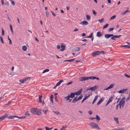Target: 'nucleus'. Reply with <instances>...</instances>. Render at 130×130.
<instances>
[{"mask_svg":"<svg viewBox=\"0 0 130 130\" xmlns=\"http://www.w3.org/2000/svg\"><path fill=\"white\" fill-rule=\"evenodd\" d=\"M49 71V70L48 69H46L44 70V71L42 73H45V72H47Z\"/></svg>","mask_w":130,"mask_h":130,"instance_id":"e433bc0d","label":"nucleus"},{"mask_svg":"<svg viewBox=\"0 0 130 130\" xmlns=\"http://www.w3.org/2000/svg\"><path fill=\"white\" fill-rule=\"evenodd\" d=\"M88 112L90 115H91L92 113V111L91 110L89 111H88Z\"/></svg>","mask_w":130,"mask_h":130,"instance_id":"680f3d73","label":"nucleus"},{"mask_svg":"<svg viewBox=\"0 0 130 130\" xmlns=\"http://www.w3.org/2000/svg\"><path fill=\"white\" fill-rule=\"evenodd\" d=\"M98 96H97V95H96L95 96V97L94 98V99L92 102V104H93L95 102V101H96V100L98 98Z\"/></svg>","mask_w":130,"mask_h":130,"instance_id":"6ab92c4d","label":"nucleus"},{"mask_svg":"<svg viewBox=\"0 0 130 130\" xmlns=\"http://www.w3.org/2000/svg\"><path fill=\"white\" fill-rule=\"evenodd\" d=\"M104 99V98L103 97L101 98L97 103V105H99L103 101Z\"/></svg>","mask_w":130,"mask_h":130,"instance_id":"1a4fd4ad","label":"nucleus"},{"mask_svg":"<svg viewBox=\"0 0 130 130\" xmlns=\"http://www.w3.org/2000/svg\"><path fill=\"white\" fill-rule=\"evenodd\" d=\"M42 95H39V101L40 103L41 102V99L42 97Z\"/></svg>","mask_w":130,"mask_h":130,"instance_id":"c9c22d12","label":"nucleus"},{"mask_svg":"<svg viewBox=\"0 0 130 130\" xmlns=\"http://www.w3.org/2000/svg\"><path fill=\"white\" fill-rule=\"evenodd\" d=\"M125 103V101H122V100H121L119 102V104L122 105V104H124Z\"/></svg>","mask_w":130,"mask_h":130,"instance_id":"5701e85b","label":"nucleus"},{"mask_svg":"<svg viewBox=\"0 0 130 130\" xmlns=\"http://www.w3.org/2000/svg\"><path fill=\"white\" fill-rule=\"evenodd\" d=\"M86 19L87 20H89L90 19V15H86Z\"/></svg>","mask_w":130,"mask_h":130,"instance_id":"f704fd0d","label":"nucleus"},{"mask_svg":"<svg viewBox=\"0 0 130 130\" xmlns=\"http://www.w3.org/2000/svg\"><path fill=\"white\" fill-rule=\"evenodd\" d=\"M75 94L74 93L72 92L69 96L70 97V98H73L75 97Z\"/></svg>","mask_w":130,"mask_h":130,"instance_id":"2eb2a0df","label":"nucleus"},{"mask_svg":"<svg viewBox=\"0 0 130 130\" xmlns=\"http://www.w3.org/2000/svg\"><path fill=\"white\" fill-rule=\"evenodd\" d=\"M116 15H113L111 17V18L109 20H111L114 19H115L116 18Z\"/></svg>","mask_w":130,"mask_h":130,"instance_id":"37998d69","label":"nucleus"},{"mask_svg":"<svg viewBox=\"0 0 130 130\" xmlns=\"http://www.w3.org/2000/svg\"><path fill=\"white\" fill-rule=\"evenodd\" d=\"M27 48V46H23L22 47V49L23 51H25L26 50Z\"/></svg>","mask_w":130,"mask_h":130,"instance_id":"4be33fe9","label":"nucleus"},{"mask_svg":"<svg viewBox=\"0 0 130 130\" xmlns=\"http://www.w3.org/2000/svg\"><path fill=\"white\" fill-rule=\"evenodd\" d=\"M93 36V34L92 33H91L89 36V38H92Z\"/></svg>","mask_w":130,"mask_h":130,"instance_id":"bf43d9fd","label":"nucleus"},{"mask_svg":"<svg viewBox=\"0 0 130 130\" xmlns=\"http://www.w3.org/2000/svg\"><path fill=\"white\" fill-rule=\"evenodd\" d=\"M48 111V109L46 107L44 108V109L43 110V111L45 113H46V112Z\"/></svg>","mask_w":130,"mask_h":130,"instance_id":"72a5a7b5","label":"nucleus"},{"mask_svg":"<svg viewBox=\"0 0 130 130\" xmlns=\"http://www.w3.org/2000/svg\"><path fill=\"white\" fill-rule=\"evenodd\" d=\"M9 26L10 27V29H11V32L13 34V30L12 26L11 24H10L9 25Z\"/></svg>","mask_w":130,"mask_h":130,"instance_id":"c756f323","label":"nucleus"},{"mask_svg":"<svg viewBox=\"0 0 130 130\" xmlns=\"http://www.w3.org/2000/svg\"><path fill=\"white\" fill-rule=\"evenodd\" d=\"M2 36H4V31L3 30V29L2 28Z\"/></svg>","mask_w":130,"mask_h":130,"instance_id":"49530a36","label":"nucleus"},{"mask_svg":"<svg viewBox=\"0 0 130 130\" xmlns=\"http://www.w3.org/2000/svg\"><path fill=\"white\" fill-rule=\"evenodd\" d=\"M89 125L91 126L93 128H96L99 129L98 125L95 123L91 122L89 124Z\"/></svg>","mask_w":130,"mask_h":130,"instance_id":"f03ea898","label":"nucleus"},{"mask_svg":"<svg viewBox=\"0 0 130 130\" xmlns=\"http://www.w3.org/2000/svg\"><path fill=\"white\" fill-rule=\"evenodd\" d=\"M114 85V84H111V85H110L107 88H106L105 89L106 90H108L110 89L111 88H112L113 87Z\"/></svg>","mask_w":130,"mask_h":130,"instance_id":"f3484780","label":"nucleus"},{"mask_svg":"<svg viewBox=\"0 0 130 130\" xmlns=\"http://www.w3.org/2000/svg\"><path fill=\"white\" fill-rule=\"evenodd\" d=\"M36 109V108H31L30 111L31 112L34 114H35Z\"/></svg>","mask_w":130,"mask_h":130,"instance_id":"f8f14e48","label":"nucleus"},{"mask_svg":"<svg viewBox=\"0 0 130 130\" xmlns=\"http://www.w3.org/2000/svg\"><path fill=\"white\" fill-rule=\"evenodd\" d=\"M63 82V80L62 79L60 80L56 84V86H59L60 84L62 82Z\"/></svg>","mask_w":130,"mask_h":130,"instance_id":"a211bd4d","label":"nucleus"},{"mask_svg":"<svg viewBox=\"0 0 130 130\" xmlns=\"http://www.w3.org/2000/svg\"><path fill=\"white\" fill-rule=\"evenodd\" d=\"M57 98V96H55V101L56 102H57L58 101V99Z\"/></svg>","mask_w":130,"mask_h":130,"instance_id":"052dcab7","label":"nucleus"},{"mask_svg":"<svg viewBox=\"0 0 130 130\" xmlns=\"http://www.w3.org/2000/svg\"><path fill=\"white\" fill-rule=\"evenodd\" d=\"M92 11L93 13V14L94 15H96V13L95 12V11L94 10H92Z\"/></svg>","mask_w":130,"mask_h":130,"instance_id":"603ef678","label":"nucleus"},{"mask_svg":"<svg viewBox=\"0 0 130 130\" xmlns=\"http://www.w3.org/2000/svg\"><path fill=\"white\" fill-rule=\"evenodd\" d=\"M113 96H110L108 100V101L110 103L113 100Z\"/></svg>","mask_w":130,"mask_h":130,"instance_id":"b1692460","label":"nucleus"},{"mask_svg":"<svg viewBox=\"0 0 130 130\" xmlns=\"http://www.w3.org/2000/svg\"><path fill=\"white\" fill-rule=\"evenodd\" d=\"M25 115L27 116H28V117L30 116V114L27 112H26L25 113Z\"/></svg>","mask_w":130,"mask_h":130,"instance_id":"09e8293b","label":"nucleus"},{"mask_svg":"<svg viewBox=\"0 0 130 130\" xmlns=\"http://www.w3.org/2000/svg\"><path fill=\"white\" fill-rule=\"evenodd\" d=\"M16 118V116H10L8 117V118L9 119H12Z\"/></svg>","mask_w":130,"mask_h":130,"instance_id":"bb28decb","label":"nucleus"},{"mask_svg":"<svg viewBox=\"0 0 130 130\" xmlns=\"http://www.w3.org/2000/svg\"><path fill=\"white\" fill-rule=\"evenodd\" d=\"M129 11L128 10H126L125 11L122 12L121 13L122 14L124 15L127 12H128Z\"/></svg>","mask_w":130,"mask_h":130,"instance_id":"7c9ffc66","label":"nucleus"},{"mask_svg":"<svg viewBox=\"0 0 130 130\" xmlns=\"http://www.w3.org/2000/svg\"><path fill=\"white\" fill-rule=\"evenodd\" d=\"M102 33L100 31H98L97 32L96 36L98 37H100L102 35Z\"/></svg>","mask_w":130,"mask_h":130,"instance_id":"4468645a","label":"nucleus"},{"mask_svg":"<svg viewBox=\"0 0 130 130\" xmlns=\"http://www.w3.org/2000/svg\"><path fill=\"white\" fill-rule=\"evenodd\" d=\"M61 48L60 49V51H63L65 49V46L64 45H61Z\"/></svg>","mask_w":130,"mask_h":130,"instance_id":"ddd939ff","label":"nucleus"},{"mask_svg":"<svg viewBox=\"0 0 130 130\" xmlns=\"http://www.w3.org/2000/svg\"><path fill=\"white\" fill-rule=\"evenodd\" d=\"M26 117L25 116H24V117H19L17 116H16V118H19V119H22L23 118H25Z\"/></svg>","mask_w":130,"mask_h":130,"instance_id":"473e14b6","label":"nucleus"},{"mask_svg":"<svg viewBox=\"0 0 130 130\" xmlns=\"http://www.w3.org/2000/svg\"><path fill=\"white\" fill-rule=\"evenodd\" d=\"M67 126L64 125L60 129V130H66Z\"/></svg>","mask_w":130,"mask_h":130,"instance_id":"393cba45","label":"nucleus"},{"mask_svg":"<svg viewBox=\"0 0 130 130\" xmlns=\"http://www.w3.org/2000/svg\"><path fill=\"white\" fill-rule=\"evenodd\" d=\"M104 18H102L100 20H99L98 21L100 23L103 22L104 21Z\"/></svg>","mask_w":130,"mask_h":130,"instance_id":"ea45409f","label":"nucleus"},{"mask_svg":"<svg viewBox=\"0 0 130 130\" xmlns=\"http://www.w3.org/2000/svg\"><path fill=\"white\" fill-rule=\"evenodd\" d=\"M79 47H75L73 49V51H78L79 50Z\"/></svg>","mask_w":130,"mask_h":130,"instance_id":"412c9836","label":"nucleus"},{"mask_svg":"<svg viewBox=\"0 0 130 130\" xmlns=\"http://www.w3.org/2000/svg\"><path fill=\"white\" fill-rule=\"evenodd\" d=\"M75 58H73L71 59H69V60H64L63 61L64 62L66 61H69V62H72L75 60Z\"/></svg>","mask_w":130,"mask_h":130,"instance_id":"aec40b11","label":"nucleus"},{"mask_svg":"<svg viewBox=\"0 0 130 130\" xmlns=\"http://www.w3.org/2000/svg\"><path fill=\"white\" fill-rule=\"evenodd\" d=\"M54 112L57 114H60V115H61L60 114V112H59L58 111H54Z\"/></svg>","mask_w":130,"mask_h":130,"instance_id":"4d7b16f0","label":"nucleus"},{"mask_svg":"<svg viewBox=\"0 0 130 130\" xmlns=\"http://www.w3.org/2000/svg\"><path fill=\"white\" fill-rule=\"evenodd\" d=\"M109 25L108 24H106L105 25H104L103 27V29H104L107 28Z\"/></svg>","mask_w":130,"mask_h":130,"instance_id":"2f4dec72","label":"nucleus"},{"mask_svg":"<svg viewBox=\"0 0 130 130\" xmlns=\"http://www.w3.org/2000/svg\"><path fill=\"white\" fill-rule=\"evenodd\" d=\"M89 24L88 22L86 21H84L79 23V24H82L83 25L85 26Z\"/></svg>","mask_w":130,"mask_h":130,"instance_id":"423d86ee","label":"nucleus"},{"mask_svg":"<svg viewBox=\"0 0 130 130\" xmlns=\"http://www.w3.org/2000/svg\"><path fill=\"white\" fill-rule=\"evenodd\" d=\"M70 97L69 96V95H68L67 96L64 97V98L65 99H66V100L68 101L70 99Z\"/></svg>","mask_w":130,"mask_h":130,"instance_id":"4c0bfd02","label":"nucleus"},{"mask_svg":"<svg viewBox=\"0 0 130 130\" xmlns=\"http://www.w3.org/2000/svg\"><path fill=\"white\" fill-rule=\"evenodd\" d=\"M124 75L125 76L127 77L128 78H130V76L126 74H125H125H124Z\"/></svg>","mask_w":130,"mask_h":130,"instance_id":"864d4df0","label":"nucleus"},{"mask_svg":"<svg viewBox=\"0 0 130 130\" xmlns=\"http://www.w3.org/2000/svg\"><path fill=\"white\" fill-rule=\"evenodd\" d=\"M89 119L91 120H93L95 119V118H94L93 117H90L89 118Z\"/></svg>","mask_w":130,"mask_h":130,"instance_id":"69168bd1","label":"nucleus"},{"mask_svg":"<svg viewBox=\"0 0 130 130\" xmlns=\"http://www.w3.org/2000/svg\"><path fill=\"white\" fill-rule=\"evenodd\" d=\"M77 96L74 98L72 102V103H74L78 101L77 99Z\"/></svg>","mask_w":130,"mask_h":130,"instance_id":"dca6fc26","label":"nucleus"},{"mask_svg":"<svg viewBox=\"0 0 130 130\" xmlns=\"http://www.w3.org/2000/svg\"><path fill=\"white\" fill-rule=\"evenodd\" d=\"M45 128L46 130H49V128L48 127L45 126Z\"/></svg>","mask_w":130,"mask_h":130,"instance_id":"774afa93","label":"nucleus"},{"mask_svg":"<svg viewBox=\"0 0 130 130\" xmlns=\"http://www.w3.org/2000/svg\"><path fill=\"white\" fill-rule=\"evenodd\" d=\"M11 1V2L12 3V4L13 6H14L15 5V2L14 1H13L12 0H10Z\"/></svg>","mask_w":130,"mask_h":130,"instance_id":"3c124183","label":"nucleus"},{"mask_svg":"<svg viewBox=\"0 0 130 130\" xmlns=\"http://www.w3.org/2000/svg\"><path fill=\"white\" fill-rule=\"evenodd\" d=\"M0 39L1 42L2 43H4V42L3 40V37L2 36L0 37Z\"/></svg>","mask_w":130,"mask_h":130,"instance_id":"a19ab883","label":"nucleus"},{"mask_svg":"<svg viewBox=\"0 0 130 130\" xmlns=\"http://www.w3.org/2000/svg\"><path fill=\"white\" fill-rule=\"evenodd\" d=\"M57 48L58 49L60 48V46L59 45H58L57 46Z\"/></svg>","mask_w":130,"mask_h":130,"instance_id":"0e129e2a","label":"nucleus"},{"mask_svg":"<svg viewBox=\"0 0 130 130\" xmlns=\"http://www.w3.org/2000/svg\"><path fill=\"white\" fill-rule=\"evenodd\" d=\"M98 87V86L96 85L93 87H91L87 89L86 91H87L90 90L92 91L95 90L97 89Z\"/></svg>","mask_w":130,"mask_h":130,"instance_id":"7ed1b4c3","label":"nucleus"},{"mask_svg":"<svg viewBox=\"0 0 130 130\" xmlns=\"http://www.w3.org/2000/svg\"><path fill=\"white\" fill-rule=\"evenodd\" d=\"M73 83V81H71V82H69V83H68L67 84V85H70V84H72V83Z\"/></svg>","mask_w":130,"mask_h":130,"instance_id":"5fc2aeb1","label":"nucleus"},{"mask_svg":"<svg viewBox=\"0 0 130 130\" xmlns=\"http://www.w3.org/2000/svg\"><path fill=\"white\" fill-rule=\"evenodd\" d=\"M121 36V35H115V37H116V38H120Z\"/></svg>","mask_w":130,"mask_h":130,"instance_id":"6e6d98bb","label":"nucleus"},{"mask_svg":"<svg viewBox=\"0 0 130 130\" xmlns=\"http://www.w3.org/2000/svg\"><path fill=\"white\" fill-rule=\"evenodd\" d=\"M116 130H123V129L121 128H119L116 129Z\"/></svg>","mask_w":130,"mask_h":130,"instance_id":"e2e57ef3","label":"nucleus"},{"mask_svg":"<svg viewBox=\"0 0 130 130\" xmlns=\"http://www.w3.org/2000/svg\"><path fill=\"white\" fill-rule=\"evenodd\" d=\"M19 81L20 82H21L22 83H23L24 82H25L24 81V79L23 78L22 80H19Z\"/></svg>","mask_w":130,"mask_h":130,"instance_id":"13d9d810","label":"nucleus"},{"mask_svg":"<svg viewBox=\"0 0 130 130\" xmlns=\"http://www.w3.org/2000/svg\"><path fill=\"white\" fill-rule=\"evenodd\" d=\"M113 36V34H106L105 35L104 37L108 39L111 36Z\"/></svg>","mask_w":130,"mask_h":130,"instance_id":"6e6552de","label":"nucleus"},{"mask_svg":"<svg viewBox=\"0 0 130 130\" xmlns=\"http://www.w3.org/2000/svg\"><path fill=\"white\" fill-rule=\"evenodd\" d=\"M127 90V89H124L121 90H120L118 91V93H122L125 91Z\"/></svg>","mask_w":130,"mask_h":130,"instance_id":"9d476101","label":"nucleus"},{"mask_svg":"<svg viewBox=\"0 0 130 130\" xmlns=\"http://www.w3.org/2000/svg\"><path fill=\"white\" fill-rule=\"evenodd\" d=\"M83 96L82 95V94H81L78 98L77 99L78 100H81L82 98H83Z\"/></svg>","mask_w":130,"mask_h":130,"instance_id":"c85d7f7f","label":"nucleus"},{"mask_svg":"<svg viewBox=\"0 0 130 130\" xmlns=\"http://www.w3.org/2000/svg\"><path fill=\"white\" fill-rule=\"evenodd\" d=\"M114 29V28L112 27L109 28L108 31L109 32L110 31Z\"/></svg>","mask_w":130,"mask_h":130,"instance_id":"8fccbe9b","label":"nucleus"},{"mask_svg":"<svg viewBox=\"0 0 130 130\" xmlns=\"http://www.w3.org/2000/svg\"><path fill=\"white\" fill-rule=\"evenodd\" d=\"M90 96V95H88L85 97L83 99V100H82V101L81 102V103H82L85 100H86Z\"/></svg>","mask_w":130,"mask_h":130,"instance_id":"9b49d317","label":"nucleus"},{"mask_svg":"<svg viewBox=\"0 0 130 130\" xmlns=\"http://www.w3.org/2000/svg\"><path fill=\"white\" fill-rule=\"evenodd\" d=\"M90 79H96L97 80H99V78L98 77L94 76L82 77H80L79 78V79L80 81H83L87 80Z\"/></svg>","mask_w":130,"mask_h":130,"instance_id":"f257e3e1","label":"nucleus"},{"mask_svg":"<svg viewBox=\"0 0 130 130\" xmlns=\"http://www.w3.org/2000/svg\"><path fill=\"white\" fill-rule=\"evenodd\" d=\"M30 78V77H28L27 78H24L23 79L24 81L26 82Z\"/></svg>","mask_w":130,"mask_h":130,"instance_id":"79ce46f5","label":"nucleus"},{"mask_svg":"<svg viewBox=\"0 0 130 130\" xmlns=\"http://www.w3.org/2000/svg\"><path fill=\"white\" fill-rule=\"evenodd\" d=\"M121 47H126L127 48H130V47H129L127 45H121Z\"/></svg>","mask_w":130,"mask_h":130,"instance_id":"c03bdc74","label":"nucleus"},{"mask_svg":"<svg viewBox=\"0 0 130 130\" xmlns=\"http://www.w3.org/2000/svg\"><path fill=\"white\" fill-rule=\"evenodd\" d=\"M114 118L115 120L117 123H119L118 119V118H116L115 117H114Z\"/></svg>","mask_w":130,"mask_h":130,"instance_id":"58836bf2","label":"nucleus"},{"mask_svg":"<svg viewBox=\"0 0 130 130\" xmlns=\"http://www.w3.org/2000/svg\"><path fill=\"white\" fill-rule=\"evenodd\" d=\"M115 35H113V36H111L112 37L111 38V39L112 40H115L116 39L115 38H116V37H115Z\"/></svg>","mask_w":130,"mask_h":130,"instance_id":"de8ad7c7","label":"nucleus"},{"mask_svg":"<svg viewBox=\"0 0 130 130\" xmlns=\"http://www.w3.org/2000/svg\"><path fill=\"white\" fill-rule=\"evenodd\" d=\"M46 17L47 18L48 16V15H49V13L47 11H46Z\"/></svg>","mask_w":130,"mask_h":130,"instance_id":"a18cd8bd","label":"nucleus"},{"mask_svg":"<svg viewBox=\"0 0 130 130\" xmlns=\"http://www.w3.org/2000/svg\"><path fill=\"white\" fill-rule=\"evenodd\" d=\"M92 55L93 57H94L96 55H99L100 52L99 51H96L93 52L92 53Z\"/></svg>","mask_w":130,"mask_h":130,"instance_id":"39448f33","label":"nucleus"},{"mask_svg":"<svg viewBox=\"0 0 130 130\" xmlns=\"http://www.w3.org/2000/svg\"><path fill=\"white\" fill-rule=\"evenodd\" d=\"M8 114H6L2 116V118H3V119H4L5 118L7 117L8 118Z\"/></svg>","mask_w":130,"mask_h":130,"instance_id":"a878e982","label":"nucleus"},{"mask_svg":"<svg viewBox=\"0 0 130 130\" xmlns=\"http://www.w3.org/2000/svg\"><path fill=\"white\" fill-rule=\"evenodd\" d=\"M100 54L101 53H102V54H105V52H104V51H100Z\"/></svg>","mask_w":130,"mask_h":130,"instance_id":"338daca9","label":"nucleus"},{"mask_svg":"<svg viewBox=\"0 0 130 130\" xmlns=\"http://www.w3.org/2000/svg\"><path fill=\"white\" fill-rule=\"evenodd\" d=\"M82 91V89L81 88L78 91L74 92L75 95H80Z\"/></svg>","mask_w":130,"mask_h":130,"instance_id":"0eeeda50","label":"nucleus"},{"mask_svg":"<svg viewBox=\"0 0 130 130\" xmlns=\"http://www.w3.org/2000/svg\"><path fill=\"white\" fill-rule=\"evenodd\" d=\"M41 113V110L39 109H36L35 111V114L38 115H40Z\"/></svg>","mask_w":130,"mask_h":130,"instance_id":"20e7f679","label":"nucleus"},{"mask_svg":"<svg viewBox=\"0 0 130 130\" xmlns=\"http://www.w3.org/2000/svg\"><path fill=\"white\" fill-rule=\"evenodd\" d=\"M95 117L96 118H95V119H96L97 120L99 121L100 119V117L98 115H96Z\"/></svg>","mask_w":130,"mask_h":130,"instance_id":"cd10ccee","label":"nucleus"}]
</instances>
